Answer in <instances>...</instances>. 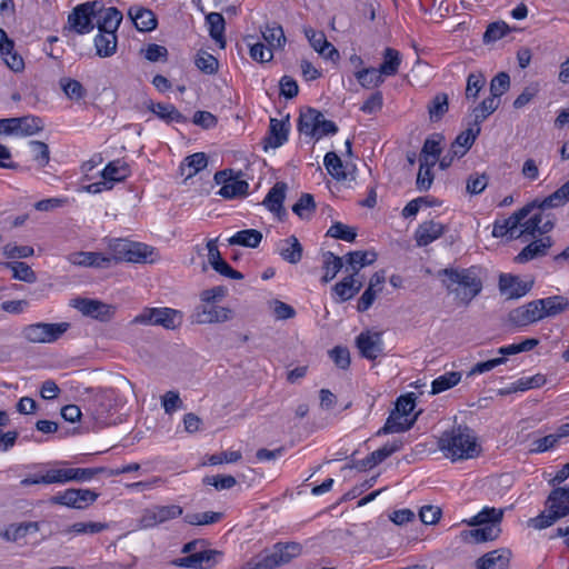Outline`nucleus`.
Returning <instances> with one entry per match:
<instances>
[{
	"label": "nucleus",
	"mask_w": 569,
	"mask_h": 569,
	"mask_svg": "<svg viewBox=\"0 0 569 569\" xmlns=\"http://www.w3.org/2000/svg\"><path fill=\"white\" fill-rule=\"evenodd\" d=\"M439 448L452 461L471 459L480 452V446L473 431L461 425L442 433L439 439Z\"/></svg>",
	"instance_id": "1"
},
{
	"label": "nucleus",
	"mask_w": 569,
	"mask_h": 569,
	"mask_svg": "<svg viewBox=\"0 0 569 569\" xmlns=\"http://www.w3.org/2000/svg\"><path fill=\"white\" fill-rule=\"evenodd\" d=\"M438 277H446L442 283L448 292L465 305H469L482 289V282L473 269L445 268L438 271Z\"/></svg>",
	"instance_id": "2"
},
{
	"label": "nucleus",
	"mask_w": 569,
	"mask_h": 569,
	"mask_svg": "<svg viewBox=\"0 0 569 569\" xmlns=\"http://www.w3.org/2000/svg\"><path fill=\"white\" fill-rule=\"evenodd\" d=\"M567 202H569V180L548 197L541 200L535 199L502 221L508 228L510 237L518 238L516 234L518 227L522 226V221L530 216L533 209L547 210L559 208L565 206Z\"/></svg>",
	"instance_id": "3"
},
{
	"label": "nucleus",
	"mask_w": 569,
	"mask_h": 569,
	"mask_svg": "<svg viewBox=\"0 0 569 569\" xmlns=\"http://www.w3.org/2000/svg\"><path fill=\"white\" fill-rule=\"evenodd\" d=\"M300 553L301 546L297 542L276 543L271 550L259 553L239 569H274L289 563Z\"/></svg>",
	"instance_id": "4"
},
{
	"label": "nucleus",
	"mask_w": 569,
	"mask_h": 569,
	"mask_svg": "<svg viewBox=\"0 0 569 569\" xmlns=\"http://www.w3.org/2000/svg\"><path fill=\"white\" fill-rule=\"evenodd\" d=\"M547 512H542L529 520L530 526L536 529H545L553 525L560 518L569 515V487L555 488L548 496Z\"/></svg>",
	"instance_id": "5"
},
{
	"label": "nucleus",
	"mask_w": 569,
	"mask_h": 569,
	"mask_svg": "<svg viewBox=\"0 0 569 569\" xmlns=\"http://www.w3.org/2000/svg\"><path fill=\"white\" fill-rule=\"evenodd\" d=\"M108 248L110 250V254L107 257L112 258V261L114 262L127 261L146 263L153 261L151 258L153 254V248L140 242H132L126 239H113L109 242Z\"/></svg>",
	"instance_id": "6"
},
{
	"label": "nucleus",
	"mask_w": 569,
	"mask_h": 569,
	"mask_svg": "<svg viewBox=\"0 0 569 569\" xmlns=\"http://www.w3.org/2000/svg\"><path fill=\"white\" fill-rule=\"evenodd\" d=\"M183 322V313L172 308H144L137 315L131 323L144 326H160L167 330H176Z\"/></svg>",
	"instance_id": "7"
},
{
	"label": "nucleus",
	"mask_w": 569,
	"mask_h": 569,
	"mask_svg": "<svg viewBox=\"0 0 569 569\" xmlns=\"http://www.w3.org/2000/svg\"><path fill=\"white\" fill-rule=\"evenodd\" d=\"M298 130L319 140L325 136L336 134L338 127L333 121L327 120L319 110L307 108L300 113Z\"/></svg>",
	"instance_id": "8"
},
{
	"label": "nucleus",
	"mask_w": 569,
	"mask_h": 569,
	"mask_svg": "<svg viewBox=\"0 0 569 569\" xmlns=\"http://www.w3.org/2000/svg\"><path fill=\"white\" fill-rule=\"evenodd\" d=\"M69 327L68 322H37L23 327L21 335L30 343H52L59 340Z\"/></svg>",
	"instance_id": "9"
},
{
	"label": "nucleus",
	"mask_w": 569,
	"mask_h": 569,
	"mask_svg": "<svg viewBox=\"0 0 569 569\" xmlns=\"http://www.w3.org/2000/svg\"><path fill=\"white\" fill-rule=\"evenodd\" d=\"M102 8L100 1H88L77 6L71 13L68 16V23L72 30L79 34L90 32L94 24L92 22L96 16L99 14V10Z\"/></svg>",
	"instance_id": "10"
},
{
	"label": "nucleus",
	"mask_w": 569,
	"mask_h": 569,
	"mask_svg": "<svg viewBox=\"0 0 569 569\" xmlns=\"http://www.w3.org/2000/svg\"><path fill=\"white\" fill-rule=\"evenodd\" d=\"M98 496L97 492L90 489L70 488L52 496L49 502L73 509H86L98 499Z\"/></svg>",
	"instance_id": "11"
},
{
	"label": "nucleus",
	"mask_w": 569,
	"mask_h": 569,
	"mask_svg": "<svg viewBox=\"0 0 569 569\" xmlns=\"http://www.w3.org/2000/svg\"><path fill=\"white\" fill-rule=\"evenodd\" d=\"M234 316L232 309L219 305H198L192 315L191 321L197 325H216L231 320Z\"/></svg>",
	"instance_id": "12"
},
{
	"label": "nucleus",
	"mask_w": 569,
	"mask_h": 569,
	"mask_svg": "<svg viewBox=\"0 0 569 569\" xmlns=\"http://www.w3.org/2000/svg\"><path fill=\"white\" fill-rule=\"evenodd\" d=\"M183 513L182 507L178 505L152 506L143 510L139 520L140 528H152L169 520L176 519Z\"/></svg>",
	"instance_id": "13"
},
{
	"label": "nucleus",
	"mask_w": 569,
	"mask_h": 569,
	"mask_svg": "<svg viewBox=\"0 0 569 569\" xmlns=\"http://www.w3.org/2000/svg\"><path fill=\"white\" fill-rule=\"evenodd\" d=\"M213 180L221 184L218 194L224 199H233L247 194L249 184L244 180L232 176V170H221L214 173Z\"/></svg>",
	"instance_id": "14"
},
{
	"label": "nucleus",
	"mask_w": 569,
	"mask_h": 569,
	"mask_svg": "<svg viewBox=\"0 0 569 569\" xmlns=\"http://www.w3.org/2000/svg\"><path fill=\"white\" fill-rule=\"evenodd\" d=\"M73 307L78 309L83 316L107 322L112 319L114 315V307L99 300L79 298L73 301Z\"/></svg>",
	"instance_id": "15"
},
{
	"label": "nucleus",
	"mask_w": 569,
	"mask_h": 569,
	"mask_svg": "<svg viewBox=\"0 0 569 569\" xmlns=\"http://www.w3.org/2000/svg\"><path fill=\"white\" fill-rule=\"evenodd\" d=\"M220 555L221 552L217 550H203L182 558H177L171 561V565L181 568L209 569L216 565V558Z\"/></svg>",
	"instance_id": "16"
},
{
	"label": "nucleus",
	"mask_w": 569,
	"mask_h": 569,
	"mask_svg": "<svg viewBox=\"0 0 569 569\" xmlns=\"http://www.w3.org/2000/svg\"><path fill=\"white\" fill-rule=\"evenodd\" d=\"M536 212H531L530 217L522 221L523 229L517 233L520 237L525 233L533 236L536 232L546 234L551 231L555 227V217L551 214H545V210L536 209Z\"/></svg>",
	"instance_id": "17"
},
{
	"label": "nucleus",
	"mask_w": 569,
	"mask_h": 569,
	"mask_svg": "<svg viewBox=\"0 0 569 569\" xmlns=\"http://www.w3.org/2000/svg\"><path fill=\"white\" fill-rule=\"evenodd\" d=\"M539 300L530 301L509 312V321L516 327H525L543 319Z\"/></svg>",
	"instance_id": "18"
},
{
	"label": "nucleus",
	"mask_w": 569,
	"mask_h": 569,
	"mask_svg": "<svg viewBox=\"0 0 569 569\" xmlns=\"http://www.w3.org/2000/svg\"><path fill=\"white\" fill-rule=\"evenodd\" d=\"M356 345L360 355L366 359L375 360L382 353V338L380 332H361L356 339Z\"/></svg>",
	"instance_id": "19"
},
{
	"label": "nucleus",
	"mask_w": 569,
	"mask_h": 569,
	"mask_svg": "<svg viewBox=\"0 0 569 569\" xmlns=\"http://www.w3.org/2000/svg\"><path fill=\"white\" fill-rule=\"evenodd\" d=\"M532 287V281H522L512 274H500L499 290L508 299H517L525 296Z\"/></svg>",
	"instance_id": "20"
},
{
	"label": "nucleus",
	"mask_w": 569,
	"mask_h": 569,
	"mask_svg": "<svg viewBox=\"0 0 569 569\" xmlns=\"http://www.w3.org/2000/svg\"><path fill=\"white\" fill-rule=\"evenodd\" d=\"M553 240L551 237L546 236L538 240L532 241L526 246L515 258L518 263H526L536 258L543 257L548 253V250L552 247Z\"/></svg>",
	"instance_id": "21"
},
{
	"label": "nucleus",
	"mask_w": 569,
	"mask_h": 569,
	"mask_svg": "<svg viewBox=\"0 0 569 569\" xmlns=\"http://www.w3.org/2000/svg\"><path fill=\"white\" fill-rule=\"evenodd\" d=\"M69 261L72 264L81 267H93V268H109L112 263V258L107 257L101 252H86L79 251L69 256Z\"/></svg>",
	"instance_id": "22"
},
{
	"label": "nucleus",
	"mask_w": 569,
	"mask_h": 569,
	"mask_svg": "<svg viewBox=\"0 0 569 569\" xmlns=\"http://www.w3.org/2000/svg\"><path fill=\"white\" fill-rule=\"evenodd\" d=\"M446 230V227L433 220L425 221L417 228L415 239L419 247H426L440 238Z\"/></svg>",
	"instance_id": "23"
},
{
	"label": "nucleus",
	"mask_w": 569,
	"mask_h": 569,
	"mask_svg": "<svg viewBox=\"0 0 569 569\" xmlns=\"http://www.w3.org/2000/svg\"><path fill=\"white\" fill-rule=\"evenodd\" d=\"M122 19V12L116 7L106 8L102 4L101 10H99V14L96 16V24L100 32H117Z\"/></svg>",
	"instance_id": "24"
},
{
	"label": "nucleus",
	"mask_w": 569,
	"mask_h": 569,
	"mask_svg": "<svg viewBox=\"0 0 569 569\" xmlns=\"http://www.w3.org/2000/svg\"><path fill=\"white\" fill-rule=\"evenodd\" d=\"M128 16L139 31L149 32L157 28V17L150 9L133 6L129 9Z\"/></svg>",
	"instance_id": "25"
},
{
	"label": "nucleus",
	"mask_w": 569,
	"mask_h": 569,
	"mask_svg": "<svg viewBox=\"0 0 569 569\" xmlns=\"http://www.w3.org/2000/svg\"><path fill=\"white\" fill-rule=\"evenodd\" d=\"M402 445L403 443L401 440H395L391 443H387L383 447L379 448L378 450L373 451L363 460L357 462L355 467L359 469L372 468L378 463L382 462L383 460H386L392 453L399 451L402 448Z\"/></svg>",
	"instance_id": "26"
},
{
	"label": "nucleus",
	"mask_w": 569,
	"mask_h": 569,
	"mask_svg": "<svg viewBox=\"0 0 569 569\" xmlns=\"http://www.w3.org/2000/svg\"><path fill=\"white\" fill-rule=\"evenodd\" d=\"M417 418L418 415H415L412 418H407L399 412L391 411L385 426L378 430L377 435L380 436L407 431L413 426Z\"/></svg>",
	"instance_id": "27"
},
{
	"label": "nucleus",
	"mask_w": 569,
	"mask_h": 569,
	"mask_svg": "<svg viewBox=\"0 0 569 569\" xmlns=\"http://www.w3.org/2000/svg\"><path fill=\"white\" fill-rule=\"evenodd\" d=\"M278 252L284 261L297 264L302 259L303 248L296 236H290L280 240Z\"/></svg>",
	"instance_id": "28"
},
{
	"label": "nucleus",
	"mask_w": 569,
	"mask_h": 569,
	"mask_svg": "<svg viewBox=\"0 0 569 569\" xmlns=\"http://www.w3.org/2000/svg\"><path fill=\"white\" fill-rule=\"evenodd\" d=\"M510 552L498 549L487 552L477 560V569H507L509 567Z\"/></svg>",
	"instance_id": "29"
},
{
	"label": "nucleus",
	"mask_w": 569,
	"mask_h": 569,
	"mask_svg": "<svg viewBox=\"0 0 569 569\" xmlns=\"http://www.w3.org/2000/svg\"><path fill=\"white\" fill-rule=\"evenodd\" d=\"M289 123L287 120L270 119L269 136L266 142L269 147L276 149L281 147L288 140Z\"/></svg>",
	"instance_id": "30"
},
{
	"label": "nucleus",
	"mask_w": 569,
	"mask_h": 569,
	"mask_svg": "<svg viewBox=\"0 0 569 569\" xmlns=\"http://www.w3.org/2000/svg\"><path fill=\"white\" fill-rule=\"evenodd\" d=\"M500 533V528L493 525H486L482 528L463 530L460 533V538L465 542H486L492 541L498 538Z\"/></svg>",
	"instance_id": "31"
},
{
	"label": "nucleus",
	"mask_w": 569,
	"mask_h": 569,
	"mask_svg": "<svg viewBox=\"0 0 569 569\" xmlns=\"http://www.w3.org/2000/svg\"><path fill=\"white\" fill-rule=\"evenodd\" d=\"M117 33L112 31H99V33L94 38L96 51L97 54L101 58L113 56L117 50Z\"/></svg>",
	"instance_id": "32"
},
{
	"label": "nucleus",
	"mask_w": 569,
	"mask_h": 569,
	"mask_svg": "<svg viewBox=\"0 0 569 569\" xmlns=\"http://www.w3.org/2000/svg\"><path fill=\"white\" fill-rule=\"evenodd\" d=\"M361 288L362 282L357 280L355 274H349L335 284L333 292L339 298V301L343 302L356 296Z\"/></svg>",
	"instance_id": "33"
},
{
	"label": "nucleus",
	"mask_w": 569,
	"mask_h": 569,
	"mask_svg": "<svg viewBox=\"0 0 569 569\" xmlns=\"http://www.w3.org/2000/svg\"><path fill=\"white\" fill-rule=\"evenodd\" d=\"M287 183L277 182L268 192L263 200V204L273 213L279 214L283 207L286 198Z\"/></svg>",
	"instance_id": "34"
},
{
	"label": "nucleus",
	"mask_w": 569,
	"mask_h": 569,
	"mask_svg": "<svg viewBox=\"0 0 569 569\" xmlns=\"http://www.w3.org/2000/svg\"><path fill=\"white\" fill-rule=\"evenodd\" d=\"M149 110L152 111L158 118L164 120L166 122H177L182 123L187 121V118L173 106L170 103H150Z\"/></svg>",
	"instance_id": "35"
},
{
	"label": "nucleus",
	"mask_w": 569,
	"mask_h": 569,
	"mask_svg": "<svg viewBox=\"0 0 569 569\" xmlns=\"http://www.w3.org/2000/svg\"><path fill=\"white\" fill-rule=\"evenodd\" d=\"M442 134H432L423 142L419 161L429 160V162L437 163L441 154V142L443 141Z\"/></svg>",
	"instance_id": "36"
},
{
	"label": "nucleus",
	"mask_w": 569,
	"mask_h": 569,
	"mask_svg": "<svg viewBox=\"0 0 569 569\" xmlns=\"http://www.w3.org/2000/svg\"><path fill=\"white\" fill-rule=\"evenodd\" d=\"M479 132L480 128H477L476 131L472 129H467L466 131L459 133L450 147L453 156H457V158L463 157L473 144Z\"/></svg>",
	"instance_id": "37"
},
{
	"label": "nucleus",
	"mask_w": 569,
	"mask_h": 569,
	"mask_svg": "<svg viewBox=\"0 0 569 569\" xmlns=\"http://www.w3.org/2000/svg\"><path fill=\"white\" fill-rule=\"evenodd\" d=\"M538 300L540 308H542L543 318L557 316L569 309V300L563 296H552Z\"/></svg>",
	"instance_id": "38"
},
{
	"label": "nucleus",
	"mask_w": 569,
	"mask_h": 569,
	"mask_svg": "<svg viewBox=\"0 0 569 569\" xmlns=\"http://www.w3.org/2000/svg\"><path fill=\"white\" fill-rule=\"evenodd\" d=\"M101 176L109 186L124 180L129 176V167L121 160L111 161L102 170Z\"/></svg>",
	"instance_id": "39"
},
{
	"label": "nucleus",
	"mask_w": 569,
	"mask_h": 569,
	"mask_svg": "<svg viewBox=\"0 0 569 569\" xmlns=\"http://www.w3.org/2000/svg\"><path fill=\"white\" fill-rule=\"evenodd\" d=\"M208 164V158L204 152H196L188 156L180 166L181 174H186V179L192 178Z\"/></svg>",
	"instance_id": "40"
},
{
	"label": "nucleus",
	"mask_w": 569,
	"mask_h": 569,
	"mask_svg": "<svg viewBox=\"0 0 569 569\" xmlns=\"http://www.w3.org/2000/svg\"><path fill=\"white\" fill-rule=\"evenodd\" d=\"M262 240V233L256 229H244L228 239L229 244L257 248Z\"/></svg>",
	"instance_id": "41"
},
{
	"label": "nucleus",
	"mask_w": 569,
	"mask_h": 569,
	"mask_svg": "<svg viewBox=\"0 0 569 569\" xmlns=\"http://www.w3.org/2000/svg\"><path fill=\"white\" fill-rule=\"evenodd\" d=\"M206 21L209 26L210 37L216 42L219 43L220 48H224L226 40L223 37V32H224L226 22H224L223 16L219 12H211V13L207 14Z\"/></svg>",
	"instance_id": "42"
},
{
	"label": "nucleus",
	"mask_w": 569,
	"mask_h": 569,
	"mask_svg": "<svg viewBox=\"0 0 569 569\" xmlns=\"http://www.w3.org/2000/svg\"><path fill=\"white\" fill-rule=\"evenodd\" d=\"M376 259L377 254L368 251H352L346 256V262L352 270L351 274L355 276L359 272L360 268L372 264Z\"/></svg>",
	"instance_id": "43"
},
{
	"label": "nucleus",
	"mask_w": 569,
	"mask_h": 569,
	"mask_svg": "<svg viewBox=\"0 0 569 569\" xmlns=\"http://www.w3.org/2000/svg\"><path fill=\"white\" fill-rule=\"evenodd\" d=\"M449 98L445 92L437 93L428 104L429 119L437 122L448 112Z\"/></svg>",
	"instance_id": "44"
},
{
	"label": "nucleus",
	"mask_w": 569,
	"mask_h": 569,
	"mask_svg": "<svg viewBox=\"0 0 569 569\" xmlns=\"http://www.w3.org/2000/svg\"><path fill=\"white\" fill-rule=\"evenodd\" d=\"M503 517V509L486 507L476 515L469 522V526L493 525L498 526Z\"/></svg>",
	"instance_id": "45"
},
{
	"label": "nucleus",
	"mask_w": 569,
	"mask_h": 569,
	"mask_svg": "<svg viewBox=\"0 0 569 569\" xmlns=\"http://www.w3.org/2000/svg\"><path fill=\"white\" fill-rule=\"evenodd\" d=\"M401 63V54L393 48H386L383 51V62L378 70L387 77L395 76Z\"/></svg>",
	"instance_id": "46"
},
{
	"label": "nucleus",
	"mask_w": 569,
	"mask_h": 569,
	"mask_svg": "<svg viewBox=\"0 0 569 569\" xmlns=\"http://www.w3.org/2000/svg\"><path fill=\"white\" fill-rule=\"evenodd\" d=\"M322 258V268L325 270L322 282L327 283L335 279L337 273L342 269L343 262L340 257L330 251L325 252Z\"/></svg>",
	"instance_id": "47"
},
{
	"label": "nucleus",
	"mask_w": 569,
	"mask_h": 569,
	"mask_svg": "<svg viewBox=\"0 0 569 569\" xmlns=\"http://www.w3.org/2000/svg\"><path fill=\"white\" fill-rule=\"evenodd\" d=\"M261 33L262 38L271 49L282 48L286 43L283 29L280 24L276 22H273L272 24H267L266 28L261 31Z\"/></svg>",
	"instance_id": "48"
},
{
	"label": "nucleus",
	"mask_w": 569,
	"mask_h": 569,
	"mask_svg": "<svg viewBox=\"0 0 569 569\" xmlns=\"http://www.w3.org/2000/svg\"><path fill=\"white\" fill-rule=\"evenodd\" d=\"M355 77L363 88L378 87L385 81L383 74L372 67L356 71Z\"/></svg>",
	"instance_id": "49"
},
{
	"label": "nucleus",
	"mask_w": 569,
	"mask_h": 569,
	"mask_svg": "<svg viewBox=\"0 0 569 569\" xmlns=\"http://www.w3.org/2000/svg\"><path fill=\"white\" fill-rule=\"evenodd\" d=\"M4 267L12 271V277L27 283H33L37 280L36 272L26 262H6Z\"/></svg>",
	"instance_id": "50"
},
{
	"label": "nucleus",
	"mask_w": 569,
	"mask_h": 569,
	"mask_svg": "<svg viewBox=\"0 0 569 569\" xmlns=\"http://www.w3.org/2000/svg\"><path fill=\"white\" fill-rule=\"evenodd\" d=\"M460 380H461L460 372H458V371L446 372L445 375L436 378L432 381L431 393L437 395V393L443 392V391L455 387L456 385H458Z\"/></svg>",
	"instance_id": "51"
},
{
	"label": "nucleus",
	"mask_w": 569,
	"mask_h": 569,
	"mask_svg": "<svg viewBox=\"0 0 569 569\" xmlns=\"http://www.w3.org/2000/svg\"><path fill=\"white\" fill-rule=\"evenodd\" d=\"M108 528V525L107 523H102V522H93V521H88V522H74L70 526H68L63 532L64 533H74V535H94V533H99L101 531H103L104 529Z\"/></svg>",
	"instance_id": "52"
},
{
	"label": "nucleus",
	"mask_w": 569,
	"mask_h": 569,
	"mask_svg": "<svg viewBox=\"0 0 569 569\" xmlns=\"http://www.w3.org/2000/svg\"><path fill=\"white\" fill-rule=\"evenodd\" d=\"M59 84L63 93L70 100L79 101L87 96V90L78 80L71 78H61Z\"/></svg>",
	"instance_id": "53"
},
{
	"label": "nucleus",
	"mask_w": 569,
	"mask_h": 569,
	"mask_svg": "<svg viewBox=\"0 0 569 569\" xmlns=\"http://www.w3.org/2000/svg\"><path fill=\"white\" fill-rule=\"evenodd\" d=\"M323 164L328 171V173L337 179V180H345L347 174L345 172L343 163L340 159V157L333 152L329 151L323 159Z\"/></svg>",
	"instance_id": "54"
},
{
	"label": "nucleus",
	"mask_w": 569,
	"mask_h": 569,
	"mask_svg": "<svg viewBox=\"0 0 569 569\" xmlns=\"http://www.w3.org/2000/svg\"><path fill=\"white\" fill-rule=\"evenodd\" d=\"M433 167L435 163L429 162V160L420 161V167L416 180V186L419 191H427L430 189L433 182Z\"/></svg>",
	"instance_id": "55"
},
{
	"label": "nucleus",
	"mask_w": 569,
	"mask_h": 569,
	"mask_svg": "<svg viewBox=\"0 0 569 569\" xmlns=\"http://www.w3.org/2000/svg\"><path fill=\"white\" fill-rule=\"evenodd\" d=\"M18 134L32 136L43 129L42 120L34 116H24L18 118Z\"/></svg>",
	"instance_id": "56"
},
{
	"label": "nucleus",
	"mask_w": 569,
	"mask_h": 569,
	"mask_svg": "<svg viewBox=\"0 0 569 569\" xmlns=\"http://www.w3.org/2000/svg\"><path fill=\"white\" fill-rule=\"evenodd\" d=\"M500 104V100L493 97L486 98L478 107L473 109L475 122L480 123L491 113H493Z\"/></svg>",
	"instance_id": "57"
},
{
	"label": "nucleus",
	"mask_w": 569,
	"mask_h": 569,
	"mask_svg": "<svg viewBox=\"0 0 569 569\" xmlns=\"http://www.w3.org/2000/svg\"><path fill=\"white\" fill-rule=\"evenodd\" d=\"M510 31L509 26L503 21H496L490 23L487 27V30L483 33L482 41L483 43H492L500 40Z\"/></svg>",
	"instance_id": "58"
},
{
	"label": "nucleus",
	"mask_w": 569,
	"mask_h": 569,
	"mask_svg": "<svg viewBox=\"0 0 569 569\" xmlns=\"http://www.w3.org/2000/svg\"><path fill=\"white\" fill-rule=\"evenodd\" d=\"M315 210L316 203L310 193H303L292 207V211L301 219L309 218Z\"/></svg>",
	"instance_id": "59"
},
{
	"label": "nucleus",
	"mask_w": 569,
	"mask_h": 569,
	"mask_svg": "<svg viewBox=\"0 0 569 569\" xmlns=\"http://www.w3.org/2000/svg\"><path fill=\"white\" fill-rule=\"evenodd\" d=\"M194 63L200 71H202L207 74H212V73L217 72L218 67H219L218 59L206 51H200L197 54Z\"/></svg>",
	"instance_id": "60"
},
{
	"label": "nucleus",
	"mask_w": 569,
	"mask_h": 569,
	"mask_svg": "<svg viewBox=\"0 0 569 569\" xmlns=\"http://www.w3.org/2000/svg\"><path fill=\"white\" fill-rule=\"evenodd\" d=\"M327 236L341 239L347 242H352L357 237V232L353 228H350L347 224L335 222L327 231Z\"/></svg>",
	"instance_id": "61"
},
{
	"label": "nucleus",
	"mask_w": 569,
	"mask_h": 569,
	"mask_svg": "<svg viewBox=\"0 0 569 569\" xmlns=\"http://www.w3.org/2000/svg\"><path fill=\"white\" fill-rule=\"evenodd\" d=\"M510 87V77L507 72H499L490 82L491 97L499 99Z\"/></svg>",
	"instance_id": "62"
},
{
	"label": "nucleus",
	"mask_w": 569,
	"mask_h": 569,
	"mask_svg": "<svg viewBox=\"0 0 569 569\" xmlns=\"http://www.w3.org/2000/svg\"><path fill=\"white\" fill-rule=\"evenodd\" d=\"M29 144L33 152V159L40 167H46L50 161V151L48 144L39 140H32L29 142Z\"/></svg>",
	"instance_id": "63"
},
{
	"label": "nucleus",
	"mask_w": 569,
	"mask_h": 569,
	"mask_svg": "<svg viewBox=\"0 0 569 569\" xmlns=\"http://www.w3.org/2000/svg\"><path fill=\"white\" fill-rule=\"evenodd\" d=\"M228 295V289L223 286L212 287L200 292L201 303L216 305Z\"/></svg>",
	"instance_id": "64"
}]
</instances>
